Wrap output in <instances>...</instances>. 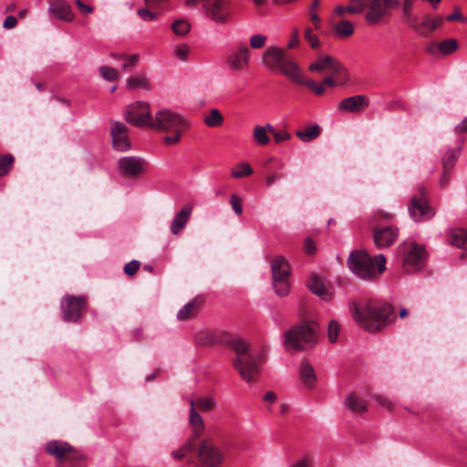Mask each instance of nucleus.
I'll return each mask as SVG.
<instances>
[{"instance_id": "1", "label": "nucleus", "mask_w": 467, "mask_h": 467, "mask_svg": "<svg viewBox=\"0 0 467 467\" xmlns=\"http://www.w3.org/2000/svg\"><path fill=\"white\" fill-rule=\"evenodd\" d=\"M350 313L356 323L368 332H378L395 321L393 306L386 302L367 301L363 306L353 302Z\"/></svg>"}, {"instance_id": "2", "label": "nucleus", "mask_w": 467, "mask_h": 467, "mask_svg": "<svg viewBox=\"0 0 467 467\" xmlns=\"http://www.w3.org/2000/svg\"><path fill=\"white\" fill-rule=\"evenodd\" d=\"M230 346L236 354V358L233 361L234 368L247 383L255 381L260 370L258 356L243 338L232 339Z\"/></svg>"}, {"instance_id": "3", "label": "nucleus", "mask_w": 467, "mask_h": 467, "mask_svg": "<svg viewBox=\"0 0 467 467\" xmlns=\"http://www.w3.org/2000/svg\"><path fill=\"white\" fill-rule=\"evenodd\" d=\"M349 270L358 278L370 280L386 270V258L379 254L372 258L364 250L350 253L347 261Z\"/></svg>"}, {"instance_id": "4", "label": "nucleus", "mask_w": 467, "mask_h": 467, "mask_svg": "<svg viewBox=\"0 0 467 467\" xmlns=\"http://www.w3.org/2000/svg\"><path fill=\"white\" fill-rule=\"evenodd\" d=\"M131 125L140 128H150L167 134L164 137L166 143H176L180 140L183 131L189 129L188 119H126Z\"/></svg>"}, {"instance_id": "5", "label": "nucleus", "mask_w": 467, "mask_h": 467, "mask_svg": "<svg viewBox=\"0 0 467 467\" xmlns=\"http://www.w3.org/2000/svg\"><path fill=\"white\" fill-rule=\"evenodd\" d=\"M318 327L316 323H299L284 335V343L288 350L312 349L317 342Z\"/></svg>"}, {"instance_id": "6", "label": "nucleus", "mask_w": 467, "mask_h": 467, "mask_svg": "<svg viewBox=\"0 0 467 467\" xmlns=\"http://www.w3.org/2000/svg\"><path fill=\"white\" fill-rule=\"evenodd\" d=\"M263 64L271 70H279L289 79H297L298 65L288 58L286 52L279 47H268L263 55Z\"/></svg>"}, {"instance_id": "7", "label": "nucleus", "mask_w": 467, "mask_h": 467, "mask_svg": "<svg viewBox=\"0 0 467 467\" xmlns=\"http://www.w3.org/2000/svg\"><path fill=\"white\" fill-rule=\"evenodd\" d=\"M402 256V268L406 273L420 271L426 262V251L422 245L413 242H405L399 246Z\"/></svg>"}, {"instance_id": "8", "label": "nucleus", "mask_w": 467, "mask_h": 467, "mask_svg": "<svg viewBox=\"0 0 467 467\" xmlns=\"http://www.w3.org/2000/svg\"><path fill=\"white\" fill-rule=\"evenodd\" d=\"M443 21L444 19L441 16H433L428 13H422L416 15L404 25L420 37L430 38L443 24Z\"/></svg>"}, {"instance_id": "9", "label": "nucleus", "mask_w": 467, "mask_h": 467, "mask_svg": "<svg viewBox=\"0 0 467 467\" xmlns=\"http://www.w3.org/2000/svg\"><path fill=\"white\" fill-rule=\"evenodd\" d=\"M271 270L273 274L274 289L279 296H285L290 291L288 277L290 267L288 262L282 255L275 257L271 262Z\"/></svg>"}, {"instance_id": "10", "label": "nucleus", "mask_w": 467, "mask_h": 467, "mask_svg": "<svg viewBox=\"0 0 467 467\" xmlns=\"http://www.w3.org/2000/svg\"><path fill=\"white\" fill-rule=\"evenodd\" d=\"M203 9L206 16L217 24H227L231 21L232 13L228 0H205Z\"/></svg>"}, {"instance_id": "11", "label": "nucleus", "mask_w": 467, "mask_h": 467, "mask_svg": "<svg viewBox=\"0 0 467 467\" xmlns=\"http://www.w3.org/2000/svg\"><path fill=\"white\" fill-rule=\"evenodd\" d=\"M310 72L323 73L325 71L330 73L333 76L347 77L348 70L336 57L330 55L319 56L313 63L308 67Z\"/></svg>"}, {"instance_id": "12", "label": "nucleus", "mask_w": 467, "mask_h": 467, "mask_svg": "<svg viewBox=\"0 0 467 467\" xmlns=\"http://www.w3.org/2000/svg\"><path fill=\"white\" fill-rule=\"evenodd\" d=\"M410 217L415 222H422L431 219L434 215L432 208L429 205L423 189L419 195H413L408 207Z\"/></svg>"}, {"instance_id": "13", "label": "nucleus", "mask_w": 467, "mask_h": 467, "mask_svg": "<svg viewBox=\"0 0 467 467\" xmlns=\"http://www.w3.org/2000/svg\"><path fill=\"white\" fill-rule=\"evenodd\" d=\"M86 307V296H67L61 302L64 320L67 322H77L82 315V310Z\"/></svg>"}, {"instance_id": "14", "label": "nucleus", "mask_w": 467, "mask_h": 467, "mask_svg": "<svg viewBox=\"0 0 467 467\" xmlns=\"http://www.w3.org/2000/svg\"><path fill=\"white\" fill-rule=\"evenodd\" d=\"M198 458L202 467H218L223 462V453L213 444L204 441L199 449Z\"/></svg>"}, {"instance_id": "15", "label": "nucleus", "mask_w": 467, "mask_h": 467, "mask_svg": "<svg viewBox=\"0 0 467 467\" xmlns=\"http://www.w3.org/2000/svg\"><path fill=\"white\" fill-rule=\"evenodd\" d=\"M369 106L366 95H355L343 99L337 104V110L343 114H361Z\"/></svg>"}, {"instance_id": "16", "label": "nucleus", "mask_w": 467, "mask_h": 467, "mask_svg": "<svg viewBox=\"0 0 467 467\" xmlns=\"http://www.w3.org/2000/svg\"><path fill=\"white\" fill-rule=\"evenodd\" d=\"M112 146L118 151H127L130 149L131 143L128 135V128L121 121H114L110 129Z\"/></svg>"}, {"instance_id": "17", "label": "nucleus", "mask_w": 467, "mask_h": 467, "mask_svg": "<svg viewBox=\"0 0 467 467\" xmlns=\"http://www.w3.org/2000/svg\"><path fill=\"white\" fill-rule=\"evenodd\" d=\"M250 49L245 43L240 44L226 58L227 65L234 70L243 71L249 66Z\"/></svg>"}, {"instance_id": "18", "label": "nucleus", "mask_w": 467, "mask_h": 467, "mask_svg": "<svg viewBox=\"0 0 467 467\" xmlns=\"http://www.w3.org/2000/svg\"><path fill=\"white\" fill-rule=\"evenodd\" d=\"M374 243L379 248L388 247L397 240L399 230L392 225L373 226Z\"/></svg>"}, {"instance_id": "19", "label": "nucleus", "mask_w": 467, "mask_h": 467, "mask_svg": "<svg viewBox=\"0 0 467 467\" xmlns=\"http://www.w3.org/2000/svg\"><path fill=\"white\" fill-rule=\"evenodd\" d=\"M459 47V43L455 38H449L441 42H431L426 46V52L432 56H449L454 53Z\"/></svg>"}, {"instance_id": "20", "label": "nucleus", "mask_w": 467, "mask_h": 467, "mask_svg": "<svg viewBox=\"0 0 467 467\" xmlns=\"http://www.w3.org/2000/svg\"><path fill=\"white\" fill-rule=\"evenodd\" d=\"M118 164L120 171L129 176L138 175L145 170L144 159L137 156L122 157Z\"/></svg>"}, {"instance_id": "21", "label": "nucleus", "mask_w": 467, "mask_h": 467, "mask_svg": "<svg viewBox=\"0 0 467 467\" xmlns=\"http://www.w3.org/2000/svg\"><path fill=\"white\" fill-rule=\"evenodd\" d=\"M192 212V207L185 205L174 215L170 227L172 234L177 235L185 228L191 218Z\"/></svg>"}, {"instance_id": "22", "label": "nucleus", "mask_w": 467, "mask_h": 467, "mask_svg": "<svg viewBox=\"0 0 467 467\" xmlns=\"http://www.w3.org/2000/svg\"><path fill=\"white\" fill-rule=\"evenodd\" d=\"M48 12L57 18L70 22L75 18L70 5L64 0H56L50 4Z\"/></svg>"}, {"instance_id": "23", "label": "nucleus", "mask_w": 467, "mask_h": 467, "mask_svg": "<svg viewBox=\"0 0 467 467\" xmlns=\"http://www.w3.org/2000/svg\"><path fill=\"white\" fill-rule=\"evenodd\" d=\"M46 451L62 462L66 454L74 451V448L68 442L53 440L47 443Z\"/></svg>"}, {"instance_id": "24", "label": "nucleus", "mask_w": 467, "mask_h": 467, "mask_svg": "<svg viewBox=\"0 0 467 467\" xmlns=\"http://www.w3.org/2000/svg\"><path fill=\"white\" fill-rule=\"evenodd\" d=\"M387 14L388 10L382 0H372L365 18L369 25H378Z\"/></svg>"}, {"instance_id": "25", "label": "nucleus", "mask_w": 467, "mask_h": 467, "mask_svg": "<svg viewBox=\"0 0 467 467\" xmlns=\"http://www.w3.org/2000/svg\"><path fill=\"white\" fill-rule=\"evenodd\" d=\"M190 417L189 423L192 429V435L194 439H197L201 436L204 430L203 420L200 413L195 409L194 400H190Z\"/></svg>"}, {"instance_id": "26", "label": "nucleus", "mask_w": 467, "mask_h": 467, "mask_svg": "<svg viewBox=\"0 0 467 467\" xmlns=\"http://www.w3.org/2000/svg\"><path fill=\"white\" fill-rule=\"evenodd\" d=\"M125 117H152L150 104L145 101L130 103L126 109Z\"/></svg>"}, {"instance_id": "27", "label": "nucleus", "mask_w": 467, "mask_h": 467, "mask_svg": "<svg viewBox=\"0 0 467 467\" xmlns=\"http://www.w3.org/2000/svg\"><path fill=\"white\" fill-rule=\"evenodd\" d=\"M297 84L306 86L308 89L314 92L317 96H321L325 93V88L321 83H317L306 78L301 70L298 71V78L293 79Z\"/></svg>"}, {"instance_id": "28", "label": "nucleus", "mask_w": 467, "mask_h": 467, "mask_svg": "<svg viewBox=\"0 0 467 467\" xmlns=\"http://www.w3.org/2000/svg\"><path fill=\"white\" fill-rule=\"evenodd\" d=\"M321 131L318 124H312L296 131V135L304 142L312 141L317 139Z\"/></svg>"}, {"instance_id": "29", "label": "nucleus", "mask_w": 467, "mask_h": 467, "mask_svg": "<svg viewBox=\"0 0 467 467\" xmlns=\"http://www.w3.org/2000/svg\"><path fill=\"white\" fill-rule=\"evenodd\" d=\"M300 377L305 386L312 389L316 382L315 369L308 362H303L300 368Z\"/></svg>"}, {"instance_id": "30", "label": "nucleus", "mask_w": 467, "mask_h": 467, "mask_svg": "<svg viewBox=\"0 0 467 467\" xmlns=\"http://www.w3.org/2000/svg\"><path fill=\"white\" fill-rule=\"evenodd\" d=\"M449 243L467 253V231L464 229L453 230L449 236Z\"/></svg>"}, {"instance_id": "31", "label": "nucleus", "mask_w": 467, "mask_h": 467, "mask_svg": "<svg viewBox=\"0 0 467 467\" xmlns=\"http://www.w3.org/2000/svg\"><path fill=\"white\" fill-rule=\"evenodd\" d=\"M346 407L357 413H362L367 410V403L355 394H349L345 400Z\"/></svg>"}, {"instance_id": "32", "label": "nucleus", "mask_w": 467, "mask_h": 467, "mask_svg": "<svg viewBox=\"0 0 467 467\" xmlns=\"http://www.w3.org/2000/svg\"><path fill=\"white\" fill-rule=\"evenodd\" d=\"M335 34L338 37L347 38L353 35L354 27L351 22L341 20L333 26Z\"/></svg>"}, {"instance_id": "33", "label": "nucleus", "mask_w": 467, "mask_h": 467, "mask_svg": "<svg viewBox=\"0 0 467 467\" xmlns=\"http://www.w3.org/2000/svg\"><path fill=\"white\" fill-rule=\"evenodd\" d=\"M195 402V409H199L202 411H209L217 407V401L212 395H205L197 398Z\"/></svg>"}, {"instance_id": "34", "label": "nucleus", "mask_w": 467, "mask_h": 467, "mask_svg": "<svg viewBox=\"0 0 467 467\" xmlns=\"http://www.w3.org/2000/svg\"><path fill=\"white\" fill-rule=\"evenodd\" d=\"M198 308V304L192 300L184 305L177 313V318L181 321L188 320L195 316Z\"/></svg>"}, {"instance_id": "35", "label": "nucleus", "mask_w": 467, "mask_h": 467, "mask_svg": "<svg viewBox=\"0 0 467 467\" xmlns=\"http://www.w3.org/2000/svg\"><path fill=\"white\" fill-rule=\"evenodd\" d=\"M308 287L315 295L318 296L324 300L328 299L329 295L327 294V291L324 284L317 276L312 277V279L308 283Z\"/></svg>"}, {"instance_id": "36", "label": "nucleus", "mask_w": 467, "mask_h": 467, "mask_svg": "<svg viewBox=\"0 0 467 467\" xmlns=\"http://www.w3.org/2000/svg\"><path fill=\"white\" fill-rule=\"evenodd\" d=\"M415 0H402L400 7L401 8V20L405 24L413 18L417 13L414 12Z\"/></svg>"}, {"instance_id": "37", "label": "nucleus", "mask_w": 467, "mask_h": 467, "mask_svg": "<svg viewBox=\"0 0 467 467\" xmlns=\"http://www.w3.org/2000/svg\"><path fill=\"white\" fill-rule=\"evenodd\" d=\"M193 443L190 440L186 443H184L181 448L174 450L171 451V455L175 459H184L189 458L193 451Z\"/></svg>"}, {"instance_id": "38", "label": "nucleus", "mask_w": 467, "mask_h": 467, "mask_svg": "<svg viewBox=\"0 0 467 467\" xmlns=\"http://www.w3.org/2000/svg\"><path fill=\"white\" fill-rule=\"evenodd\" d=\"M126 82L127 86L130 89L142 88L144 89L149 90L150 88V86L144 76L129 78Z\"/></svg>"}, {"instance_id": "39", "label": "nucleus", "mask_w": 467, "mask_h": 467, "mask_svg": "<svg viewBox=\"0 0 467 467\" xmlns=\"http://www.w3.org/2000/svg\"><path fill=\"white\" fill-rule=\"evenodd\" d=\"M253 173V169L247 162L237 164L232 171V176L235 179L246 177Z\"/></svg>"}, {"instance_id": "40", "label": "nucleus", "mask_w": 467, "mask_h": 467, "mask_svg": "<svg viewBox=\"0 0 467 467\" xmlns=\"http://www.w3.org/2000/svg\"><path fill=\"white\" fill-rule=\"evenodd\" d=\"M15 157L12 154H5L0 158V177L6 175L12 169Z\"/></svg>"}, {"instance_id": "41", "label": "nucleus", "mask_w": 467, "mask_h": 467, "mask_svg": "<svg viewBox=\"0 0 467 467\" xmlns=\"http://www.w3.org/2000/svg\"><path fill=\"white\" fill-rule=\"evenodd\" d=\"M304 37L307 41L309 47L312 49H317L321 47V42L318 36L313 34V30L310 26H306L304 31Z\"/></svg>"}, {"instance_id": "42", "label": "nucleus", "mask_w": 467, "mask_h": 467, "mask_svg": "<svg viewBox=\"0 0 467 467\" xmlns=\"http://www.w3.org/2000/svg\"><path fill=\"white\" fill-rule=\"evenodd\" d=\"M190 28H191L190 24L186 20H183V19H178V20L174 21L173 24L171 25L172 31L176 35L182 36L187 35Z\"/></svg>"}, {"instance_id": "43", "label": "nucleus", "mask_w": 467, "mask_h": 467, "mask_svg": "<svg viewBox=\"0 0 467 467\" xmlns=\"http://www.w3.org/2000/svg\"><path fill=\"white\" fill-rule=\"evenodd\" d=\"M254 138L257 144L266 145L269 141L266 127L255 126L254 130Z\"/></svg>"}, {"instance_id": "44", "label": "nucleus", "mask_w": 467, "mask_h": 467, "mask_svg": "<svg viewBox=\"0 0 467 467\" xmlns=\"http://www.w3.org/2000/svg\"><path fill=\"white\" fill-rule=\"evenodd\" d=\"M367 6V0H349L347 6L348 14H360Z\"/></svg>"}, {"instance_id": "45", "label": "nucleus", "mask_w": 467, "mask_h": 467, "mask_svg": "<svg viewBox=\"0 0 467 467\" xmlns=\"http://www.w3.org/2000/svg\"><path fill=\"white\" fill-rule=\"evenodd\" d=\"M99 73L103 78L109 81H114L119 78L118 72L111 67L101 66L99 67Z\"/></svg>"}, {"instance_id": "46", "label": "nucleus", "mask_w": 467, "mask_h": 467, "mask_svg": "<svg viewBox=\"0 0 467 467\" xmlns=\"http://www.w3.org/2000/svg\"><path fill=\"white\" fill-rule=\"evenodd\" d=\"M457 155L454 150H449L442 158V167L446 169L453 168L456 162Z\"/></svg>"}, {"instance_id": "47", "label": "nucleus", "mask_w": 467, "mask_h": 467, "mask_svg": "<svg viewBox=\"0 0 467 467\" xmlns=\"http://www.w3.org/2000/svg\"><path fill=\"white\" fill-rule=\"evenodd\" d=\"M266 36L262 34H255L250 37V47L254 49H259L265 47L266 42Z\"/></svg>"}, {"instance_id": "48", "label": "nucleus", "mask_w": 467, "mask_h": 467, "mask_svg": "<svg viewBox=\"0 0 467 467\" xmlns=\"http://www.w3.org/2000/svg\"><path fill=\"white\" fill-rule=\"evenodd\" d=\"M319 1L314 0L310 6V19L314 24L315 29L318 30L321 26V19L319 16L315 12V10L318 7Z\"/></svg>"}, {"instance_id": "49", "label": "nucleus", "mask_w": 467, "mask_h": 467, "mask_svg": "<svg viewBox=\"0 0 467 467\" xmlns=\"http://www.w3.org/2000/svg\"><path fill=\"white\" fill-rule=\"evenodd\" d=\"M340 326L337 321H331L328 325V339L330 343H336Z\"/></svg>"}, {"instance_id": "50", "label": "nucleus", "mask_w": 467, "mask_h": 467, "mask_svg": "<svg viewBox=\"0 0 467 467\" xmlns=\"http://www.w3.org/2000/svg\"><path fill=\"white\" fill-rule=\"evenodd\" d=\"M138 15L140 16V17L141 19H143L144 21H152V20H155L159 14L158 13H155V12H151L150 11L149 9L147 8H140L138 10Z\"/></svg>"}, {"instance_id": "51", "label": "nucleus", "mask_w": 467, "mask_h": 467, "mask_svg": "<svg viewBox=\"0 0 467 467\" xmlns=\"http://www.w3.org/2000/svg\"><path fill=\"white\" fill-rule=\"evenodd\" d=\"M300 40H299V30L298 28L295 27L292 30V35L289 42L287 43V48L293 49L299 46Z\"/></svg>"}, {"instance_id": "52", "label": "nucleus", "mask_w": 467, "mask_h": 467, "mask_svg": "<svg viewBox=\"0 0 467 467\" xmlns=\"http://www.w3.org/2000/svg\"><path fill=\"white\" fill-rule=\"evenodd\" d=\"M139 58L140 57L138 54H133L130 56L124 54L123 59L125 60V62L122 64V69L126 70L130 66H135L139 61Z\"/></svg>"}, {"instance_id": "53", "label": "nucleus", "mask_w": 467, "mask_h": 467, "mask_svg": "<svg viewBox=\"0 0 467 467\" xmlns=\"http://www.w3.org/2000/svg\"><path fill=\"white\" fill-rule=\"evenodd\" d=\"M140 262L137 260H132L130 263L126 264L124 266V272L128 275H133L137 273L140 267Z\"/></svg>"}, {"instance_id": "54", "label": "nucleus", "mask_w": 467, "mask_h": 467, "mask_svg": "<svg viewBox=\"0 0 467 467\" xmlns=\"http://www.w3.org/2000/svg\"><path fill=\"white\" fill-rule=\"evenodd\" d=\"M446 20L450 21V22H452V21H460L462 23L467 22V18L465 16H463V15L462 14L461 10L458 7H456L454 9V12L452 14L446 16Z\"/></svg>"}, {"instance_id": "55", "label": "nucleus", "mask_w": 467, "mask_h": 467, "mask_svg": "<svg viewBox=\"0 0 467 467\" xmlns=\"http://www.w3.org/2000/svg\"><path fill=\"white\" fill-rule=\"evenodd\" d=\"M329 75L327 76L323 81H322V84L323 86H328V87H334L336 86V78H342L343 80L347 81L348 79V74L347 75V77H344L343 75L341 76H333L331 75L330 73H328Z\"/></svg>"}, {"instance_id": "56", "label": "nucleus", "mask_w": 467, "mask_h": 467, "mask_svg": "<svg viewBox=\"0 0 467 467\" xmlns=\"http://www.w3.org/2000/svg\"><path fill=\"white\" fill-rule=\"evenodd\" d=\"M189 52L190 48L187 45L178 46L175 50L177 57L181 60H185L187 58Z\"/></svg>"}, {"instance_id": "57", "label": "nucleus", "mask_w": 467, "mask_h": 467, "mask_svg": "<svg viewBox=\"0 0 467 467\" xmlns=\"http://www.w3.org/2000/svg\"><path fill=\"white\" fill-rule=\"evenodd\" d=\"M230 203L237 215H240L243 213L242 205L236 195L233 194L231 196Z\"/></svg>"}, {"instance_id": "58", "label": "nucleus", "mask_w": 467, "mask_h": 467, "mask_svg": "<svg viewBox=\"0 0 467 467\" xmlns=\"http://www.w3.org/2000/svg\"><path fill=\"white\" fill-rule=\"evenodd\" d=\"M451 171H452L451 169L443 168V172L440 178L441 187H445L449 183V181L451 179Z\"/></svg>"}, {"instance_id": "59", "label": "nucleus", "mask_w": 467, "mask_h": 467, "mask_svg": "<svg viewBox=\"0 0 467 467\" xmlns=\"http://www.w3.org/2000/svg\"><path fill=\"white\" fill-rule=\"evenodd\" d=\"M75 3L82 14L88 15L93 12V7L91 5H85L81 0H76Z\"/></svg>"}, {"instance_id": "60", "label": "nucleus", "mask_w": 467, "mask_h": 467, "mask_svg": "<svg viewBox=\"0 0 467 467\" xmlns=\"http://www.w3.org/2000/svg\"><path fill=\"white\" fill-rule=\"evenodd\" d=\"M291 467H313L312 460L305 456L296 462H295Z\"/></svg>"}, {"instance_id": "61", "label": "nucleus", "mask_w": 467, "mask_h": 467, "mask_svg": "<svg viewBox=\"0 0 467 467\" xmlns=\"http://www.w3.org/2000/svg\"><path fill=\"white\" fill-rule=\"evenodd\" d=\"M17 24V19L14 16H8L3 23V26L6 29L14 28Z\"/></svg>"}, {"instance_id": "62", "label": "nucleus", "mask_w": 467, "mask_h": 467, "mask_svg": "<svg viewBox=\"0 0 467 467\" xmlns=\"http://www.w3.org/2000/svg\"><path fill=\"white\" fill-rule=\"evenodd\" d=\"M273 135L275 137V140L276 143H280L289 138V134L285 131H278V132L275 131L273 133Z\"/></svg>"}, {"instance_id": "63", "label": "nucleus", "mask_w": 467, "mask_h": 467, "mask_svg": "<svg viewBox=\"0 0 467 467\" xmlns=\"http://www.w3.org/2000/svg\"><path fill=\"white\" fill-rule=\"evenodd\" d=\"M305 251L306 254H312L316 251V244L310 238L305 241Z\"/></svg>"}, {"instance_id": "64", "label": "nucleus", "mask_w": 467, "mask_h": 467, "mask_svg": "<svg viewBox=\"0 0 467 467\" xmlns=\"http://www.w3.org/2000/svg\"><path fill=\"white\" fill-rule=\"evenodd\" d=\"M155 117H180L178 114L172 112L171 109H163L158 111L155 115Z\"/></svg>"}]
</instances>
